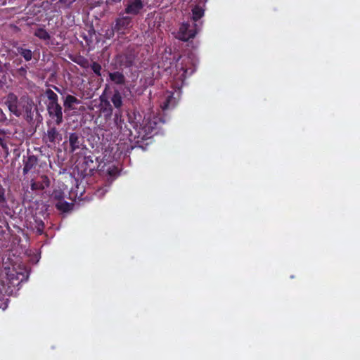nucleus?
<instances>
[{
    "label": "nucleus",
    "instance_id": "nucleus-38",
    "mask_svg": "<svg viewBox=\"0 0 360 360\" xmlns=\"http://www.w3.org/2000/svg\"><path fill=\"white\" fill-rule=\"evenodd\" d=\"M0 112H1V113H3V111H2V110H1V109H0Z\"/></svg>",
    "mask_w": 360,
    "mask_h": 360
},
{
    "label": "nucleus",
    "instance_id": "nucleus-35",
    "mask_svg": "<svg viewBox=\"0 0 360 360\" xmlns=\"http://www.w3.org/2000/svg\"><path fill=\"white\" fill-rule=\"evenodd\" d=\"M5 84H6V79L5 78H4V79H0V89H1L4 87Z\"/></svg>",
    "mask_w": 360,
    "mask_h": 360
},
{
    "label": "nucleus",
    "instance_id": "nucleus-4",
    "mask_svg": "<svg viewBox=\"0 0 360 360\" xmlns=\"http://www.w3.org/2000/svg\"><path fill=\"white\" fill-rule=\"evenodd\" d=\"M195 27L196 24H194L193 27H191L188 22L182 23L177 33V39L183 41H188L189 39H193L198 32Z\"/></svg>",
    "mask_w": 360,
    "mask_h": 360
},
{
    "label": "nucleus",
    "instance_id": "nucleus-21",
    "mask_svg": "<svg viewBox=\"0 0 360 360\" xmlns=\"http://www.w3.org/2000/svg\"><path fill=\"white\" fill-rule=\"evenodd\" d=\"M34 36L40 39L46 41L51 39V36L49 32L44 28H37L34 32Z\"/></svg>",
    "mask_w": 360,
    "mask_h": 360
},
{
    "label": "nucleus",
    "instance_id": "nucleus-11",
    "mask_svg": "<svg viewBox=\"0 0 360 360\" xmlns=\"http://www.w3.org/2000/svg\"><path fill=\"white\" fill-rule=\"evenodd\" d=\"M70 152L74 153L79 149L83 144V138L76 132L70 133L69 135Z\"/></svg>",
    "mask_w": 360,
    "mask_h": 360
},
{
    "label": "nucleus",
    "instance_id": "nucleus-12",
    "mask_svg": "<svg viewBox=\"0 0 360 360\" xmlns=\"http://www.w3.org/2000/svg\"><path fill=\"white\" fill-rule=\"evenodd\" d=\"M49 186L50 180L46 175L41 176L39 180L31 183V188L33 191H42L46 188L49 187Z\"/></svg>",
    "mask_w": 360,
    "mask_h": 360
},
{
    "label": "nucleus",
    "instance_id": "nucleus-37",
    "mask_svg": "<svg viewBox=\"0 0 360 360\" xmlns=\"http://www.w3.org/2000/svg\"><path fill=\"white\" fill-rule=\"evenodd\" d=\"M84 39H85L87 41V38L86 37H84Z\"/></svg>",
    "mask_w": 360,
    "mask_h": 360
},
{
    "label": "nucleus",
    "instance_id": "nucleus-33",
    "mask_svg": "<svg viewBox=\"0 0 360 360\" xmlns=\"http://www.w3.org/2000/svg\"><path fill=\"white\" fill-rule=\"evenodd\" d=\"M0 285H1V288H0V297L1 295L4 296L8 292V290L1 283H0Z\"/></svg>",
    "mask_w": 360,
    "mask_h": 360
},
{
    "label": "nucleus",
    "instance_id": "nucleus-17",
    "mask_svg": "<svg viewBox=\"0 0 360 360\" xmlns=\"http://www.w3.org/2000/svg\"><path fill=\"white\" fill-rule=\"evenodd\" d=\"M76 0H58L55 4L56 11L61 12L62 10L70 9Z\"/></svg>",
    "mask_w": 360,
    "mask_h": 360
},
{
    "label": "nucleus",
    "instance_id": "nucleus-32",
    "mask_svg": "<svg viewBox=\"0 0 360 360\" xmlns=\"http://www.w3.org/2000/svg\"><path fill=\"white\" fill-rule=\"evenodd\" d=\"M53 196L54 199L59 200H63V193L59 191H55L53 193Z\"/></svg>",
    "mask_w": 360,
    "mask_h": 360
},
{
    "label": "nucleus",
    "instance_id": "nucleus-18",
    "mask_svg": "<svg viewBox=\"0 0 360 360\" xmlns=\"http://www.w3.org/2000/svg\"><path fill=\"white\" fill-rule=\"evenodd\" d=\"M119 57L120 63L125 67H131L134 63V56L132 54L123 53Z\"/></svg>",
    "mask_w": 360,
    "mask_h": 360
},
{
    "label": "nucleus",
    "instance_id": "nucleus-5",
    "mask_svg": "<svg viewBox=\"0 0 360 360\" xmlns=\"http://www.w3.org/2000/svg\"><path fill=\"white\" fill-rule=\"evenodd\" d=\"M124 13L136 16L139 15L144 8L142 0H124Z\"/></svg>",
    "mask_w": 360,
    "mask_h": 360
},
{
    "label": "nucleus",
    "instance_id": "nucleus-23",
    "mask_svg": "<svg viewBox=\"0 0 360 360\" xmlns=\"http://www.w3.org/2000/svg\"><path fill=\"white\" fill-rule=\"evenodd\" d=\"M204 15V10L199 6H195L192 9V18L196 22Z\"/></svg>",
    "mask_w": 360,
    "mask_h": 360
},
{
    "label": "nucleus",
    "instance_id": "nucleus-15",
    "mask_svg": "<svg viewBox=\"0 0 360 360\" xmlns=\"http://www.w3.org/2000/svg\"><path fill=\"white\" fill-rule=\"evenodd\" d=\"M110 101L113 104V106L117 110H120L123 105L122 96L119 90L115 89L113 94L110 98Z\"/></svg>",
    "mask_w": 360,
    "mask_h": 360
},
{
    "label": "nucleus",
    "instance_id": "nucleus-30",
    "mask_svg": "<svg viewBox=\"0 0 360 360\" xmlns=\"http://www.w3.org/2000/svg\"><path fill=\"white\" fill-rule=\"evenodd\" d=\"M5 193H6L5 188L1 185H0V205L6 202V198Z\"/></svg>",
    "mask_w": 360,
    "mask_h": 360
},
{
    "label": "nucleus",
    "instance_id": "nucleus-2",
    "mask_svg": "<svg viewBox=\"0 0 360 360\" xmlns=\"http://www.w3.org/2000/svg\"><path fill=\"white\" fill-rule=\"evenodd\" d=\"M114 29L118 34H124L126 30L132 26V18L128 15L120 14L113 23Z\"/></svg>",
    "mask_w": 360,
    "mask_h": 360
},
{
    "label": "nucleus",
    "instance_id": "nucleus-1",
    "mask_svg": "<svg viewBox=\"0 0 360 360\" xmlns=\"http://www.w3.org/2000/svg\"><path fill=\"white\" fill-rule=\"evenodd\" d=\"M108 127H109L111 129H117L118 130L119 133L122 134V136L120 137L121 140H125L126 141L123 143L124 146H122V143H117L118 148L120 150H121V152L124 153H129L130 150H131L134 147L131 144V136H132V132L131 129H129L127 124L124 123V120L122 117V112L120 110H117L115 112L113 115V122L109 123L108 124Z\"/></svg>",
    "mask_w": 360,
    "mask_h": 360
},
{
    "label": "nucleus",
    "instance_id": "nucleus-13",
    "mask_svg": "<svg viewBox=\"0 0 360 360\" xmlns=\"http://www.w3.org/2000/svg\"><path fill=\"white\" fill-rule=\"evenodd\" d=\"M38 163V159L34 155H30L24 161L23 174H26L35 168Z\"/></svg>",
    "mask_w": 360,
    "mask_h": 360
},
{
    "label": "nucleus",
    "instance_id": "nucleus-26",
    "mask_svg": "<svg viewBox=\"0 0 360 360\" xmlns=\"http://www.w3.org/2000/svg\"><path fill=\"white\" fill-rule=\"evenodd\" d=\"M91 69L92 71L98 77L101 76V65L97 62H93L91 65Z\"/></svg>",
    "mask_w": 360,
    "mask_h": 360
},
{
    "label": "nucleus",
    "instance_id": "nucleus-27",
    "mask_svg": "<svg viewBox=\"0 0 360 360\" xmlns=\"http://www.w3.org/2000/svg\"><path fill=\"white\" fill-rule=\"evenodd\" d=\"M115 32H116V30L114 29V25L112 24L111 27L108 28L105 31L104 37L107 39H110L113 38Z\"/></svg>",
    "mask_w": 360,
    "mask_h": 360
},
{
    "label": "nucleus",
    "instance_id": "nucleus-7",
    "mask_svg": "<svg viewBox=\"0 0 360 360\" xmlns=\"http://www.w3.org/2000/svg\"><path fill=\"white\" fill-rule=\"evenodd\" d=\"M5 104L9 111L16 117H20L22 115V110L19 106L18 98L14 93L10 92L6 96Z\"/></svg>",
    "mask_w": 360,
    "mask_h": 360
},
{
    "label": "nucleus",
    "instance_id": "nucleus-14",
    "mask_svg": "<svg viewBox=\"0 0 360 360\" xmlns=\"http://www.w3.org/2000/svg\"><path fill=\"white\" fill-rule=\"evenodd\" d=\"M109 79L111 82L117 85H124L126 82V78L124 74L119 71L109 72Z\"/></svg>",
    "mask_w": 360,
    "mask_h": 360
},
{
    "label": "nucleus",
    "instance_id": "nucleus-25",
    "mask_svg": "<svg viewBox=\"0 0 360 360\" xmlns=\"http://www.w3.org/2000/svg\"><path fill=\"white\" fill-rule=\"evenodd\" d=\"M17 50L26 61H30L32 59V52L31 50L22 47H18Z\"/></svg>",
    "mask_w": 360,
    "mask_h": 360
},
{
    "label": "nucleus",
    "instance_id": "nucleus-31",
    "mask_svg": "<svg viewBox=\"0 0 360 360\" xmlns=\"http://www.w3.org/2000/svg\"><path fill=\"white\" fill-rule=\"evenodd\" d=\"M76 63L83 68L89 67V61L84 58H79Z\"/></svg>",
    "mask_w": 360,
    "mask_h": 360
},
{
    "label": "nucleus",
    "instance_id": "nucleus-10",
    "mask_svg": "<svg viewBox=\"0 0 360 360\" xmlns=\"http://www.w3.org/2000/svg\"><path fill=\"white\" fill-rule=\"evenodd\" d=\"M101 112L103 114L106 122L112 117L113 109L110 101L105 97L104 94L100 96Z\"/></svg>",
    "mask_w": 360,
    "mask_h": 360
},
{
    "label": "nucleus",
    "instance_id": "nucleus-9",
    "mask_svg": "<svg viewBox=\"0 0 360 360\" xmlns=\"http://www.w3.org/2000/svg\"><path fill=\"white\" fill-rule=\"evenodd\" d=\"M81 167L85 175L92 174L98 167L97 162L94 161V156H85Z\"/></svg>",
    "mask_w": 360,
    "mask_h": 360
},
{
    "label": "nucleus",
    "instance_id": "nucleus-36",
    "mask_svg": "<svg viewBox=\"0 0 360 360\" xmlns=\"http://www.w3.org/2000/svg\"><path fill=\"white\" fill-rule=\"evenodd\" d=\"M91 32H93V34H95V30L94 29H92L90 32H89V34L91 35Z\"/></svg>",
    "mask_w": 360,
    "mask_h": 360
},
{
    "label": "nucleus",
    "instance_id": "nucleus-24",
    "mask_svg": "<svg viewBox=\"0 0 360 360\" xmlns=\"http://www.w3.org/2000/svg\"><path fill=\"white\" fill-rule=\"evenodd\" d=\"M72 204L65 201V200H59L56 204V207L57 210L63 212H67L70 210Z\"/></svg>",
    "mask_w": 360,
    "mask_h": 360
},
{
    "label": "nucleus",
    "instance_id": "nucleus-22",
    "mask_svg": "<svg viewBox=\"0 0 360 360\" xmlns=\"http://www.w3.org/2000/svg\"><path fill=\"white\" fill-rule=\"evenodd\" d=\"M45 94L49 99L48 105H53L56 103H58V95L51 89H48L46 90Z\"/></svg>",
    "mask_w": 360,
    "mask_h": 360
},
{
    "label": "nucleus",
    "instance_id": "nucleus-34",
    "mask_svg": "<svg viewBox=\"0 0 360 360\" xmlns=\"http://www.w3.org/2000/svg\"><path fill=\"white\" fill-rule=\"evenodd\" d=\"M23 108H25V110L26 111V112H30L32 110L31 105H28V104L26 106H23Z\"/></svg>",
    "mask_w": 360,
    "mask_h": 360
},
{
    "label": "nucleus",
    "instance_id": "nucleus-3",
    "mask_svg": "<svg viewBox=\"0 0 360 360\" xmlns=\"http://www.w3.org/2000/svg\"><path fill=\"white\" fill-rule=\"evenodd\" d=\"M156 125L157 123L155 121L148 120L143 122L139 127L136 126L138 138L142 140H146L150 138L156 129Z\"/></svg>",
    "mask_w": 360,
    "mask_h": 360
},
{
    "label": "nucleus",
    "instance_id": "nucleus-16",
    "mask_svg": "<svg viewBox=\"0 0 360 360\" xmlns=\"http://www.w3.org/2000/svg\"><path fill=\"white\" fill-rule=\"evenodd\" d=\"M80 103L81 101L77 98L72 95L68 94L66 96L64 100L63 105L65 109L73 110L75 109L73 105L75 104H79Z\"/></svg>",
    "mask_w": 360,
    "mask_h": 360
},
{
    "label": "nucleus",
    "instance_id": "nucleus-20",
    "mask_svg": "<svg viewBox=\"0 0 360 360\" xmlns=\"http://www.w3.org/2000/svg\"><path fill=\"white\" fill-rule=\"evenodd\" d=\"M33 230L38 234V235H41L43 234L44 233V227H45V225H44V221L40 219H38V218H35L34 219V225H33Z\"/></svg>",
    "mask_w": 360,
    "mask_h": 360
},
{
    "label": "nucleus",
    "instance_id": "nucleus-29",
    "mask_svg": "<svg viewBox=\"0 0 360 360\" xmlns=\"http://www.w3.org/2000/svg\"><path fill=\"white\" fill-rule=\"evenodd\" d=\"M27 66L25 65V67H21L16 70V72L18 77H22L24 79H26L27 77Z\"/></svg>",
    "mask_w": 360,
    "mask_h": 360
},
{
    "label": "nucleus",
    "instance_id": "nucleus-6",
    "mask_svg": "<svg viewBox=\"0 0 360 360\" xmlns=\"http://www.w3.org/2000/svg\"><path fill=\"white\" fill-rule=\"evenodd\" d=\"M47 125L49 127L47 131L42 139L50 147L51 144L55 145L56 143H59L62 140V135L56 127L51 126L49 122H47Z\"/></svg>",
    "mask_w": 360,
    "mask_h": 360
},
{
    "label": "nucleus",
    "instance_id": "nucleus-8",
    "mask_svg": "<svg viewBox=\"0 0 360 360\" xmlns=\"http://www.w3.org/2000/svg\"><path fill=\"white\" fill-rule=\"evenodd\" d=\"M47 110L49 116L55 120L56 124L60 125L63 122L62 107L59 103L47 105Z\"/></svg>",
    "mask_w": 360,
    "mask_h": 360
},
{
    "label": "nucleus",
    "instance_id": "nucleus-19",
    "mask_svg": "<svg viewBox=\"0 0 360 360\" xmlns=\"http://www.w3.org/2000/svg\"><path fill=\"white\" fill-rule=\"evenodd\" d=\"M6 132L4 129H0V146L4 150L5 157H8L9 155V148L7 145V141L6 139Z\"/></svg>",
    "mask_w": 360,
    "mask_h": 360
},
{
    "label": "nucleus",
    "instance_id": "nucleus-28",
    "mask_svg": "<svg viewBox=\"0 0 360 360\" xmlns=\"http://www.w3.org/2000/svg\"><path fill=\"white\" fill-rule=\"evenodd\" d=\"M8 228V224L6 221V219L4 217L0 215V233L3 234L5 233L4 228Z\"/></svg>",
    "mask_w": 360,
    "mask_h": 360
}]
</instances>
